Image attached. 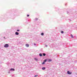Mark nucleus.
Wrapping results in <instances>:
<instances>
[{"mask_svg": "<svg viewBox=\"0 0 77 77\" xmlns=\"http://www.w3.org/2000/svg\"><path fill=\"white\" fill-rule=\"evenodd\" d=\"M42 65H44V64H45V62H43V63H42Z\"/></svg>", "mask_w": 77, "mask_h": 77, "instance_id": "obj_13", "label": "nucleus"}, {"mask_svg": "<svg viewBox=\"0 0 77 77\" xmlns=\"http://www.w3.org/2000/svg\"><path fill=\"white\" fill-rule=\"evenodd\" d=\"M71 36L72 38H74V37H73V36L72 35H71Z\"/></svg>", "mask_w": 77, "mask_h": 77, "instance_id": "obj_8", "label": "nucleus"}, {"mask_svg": "<svg viewBox=\"0 0 77 77\" xmlns=\"http://www.w3.org/2000/svg\"><path fill=\"white\" fill-rule=\"evenodd\" d=\"M61 33H63V31H61Z\"/></svg>", "mask_w": 77, "mask_h": 77, "instance_id": "obj_15", "label": "nucleus"}, {"mask_svg": "<svg viewBox=\"0 0 77 77\" xmlns=\"http://www.w3.org/2000/svg\"><path fill=\"white\" fill-rule=\"evenodd\" d=\"M41 35H42V36H43V35H44V33H41Z\"/></svg>", "mask_w": 77, "mask_h": 77, "instance_id": "obj_11", "label": "nucleus"}, {"mask_svg": "<svg viewBox=\"0 0 77 77\" xmlns=\"http://www.w3.org/2000/svg\"><path fill=\"white\" fill-rule=\"evenodd\" d=\"M45 53H43V56H45Z\"/></svg>", "mask_w": 77, "mask_h": 77, "instance_id": "obj_12", "label": "nucleus"}, {"mask_svg": "<svg viewBox=\"0 0 77 77\" xmlns=\"http://www.w3.org/2000/svg\"><path fill=\"white\" fill-rule=\"evenodd\" d=\"M11 71H15V69H13V68H11L10 69Z\"/></svg>", "mask_w": 77, "mask_h": 77, "instance_id": "obj_5", "label": "nucleus"}, {"mask_svg": "<svg viewBox=\"0 0 77 77\" xmlns=\"http://www.w3.org/2000/svg\"><path fill=\"white\" fill-rule=\"evenodd\" d=\"M4 47L5 48H8L9 47V45L8 44H6L4 46Z\"/></svg>", "mask_w": 77, "mask_h": 77, "instance_id": "obj_1", "label": "nucleus"}, {"mask_svg": "<svg viewBox=\"0 0 77 77\" xmlns=\"http://www.w3.org/2000/svg\"><path fill=\"white\" fill-rule=\"evenodd\" d=\"M25 45L26 47H29V45L28 44H26Z\"/></svg>", "mask_w": 77, "mask_h": 77, "instance_id": "obj_3", "label": "nucleus"}, {"mask_svg": "<svg viewBox=\"0 0 77 77\" xmlns=\"http://www.w3.org/2000/svg\"><path fill=\"white\" fill-rule=\"evenodd\" d=\"M38 75H35L34 76V77H38Z\"/></svg>", "mask_w": 77, "mask_h": 77, "instance_id": "obj_14", "label": "nucleus"}, {"mask_svg": "<svg viewBox=\"0 0 77 77\" xmlns=\"http://www.w3.org/2000/svg\"><path fill=\"white\" fill-rule=\"evenodd\" d=\"M15 35H19V33H18V32H16Z\"/></svg>", "mask_w": 77, "mask_h": 77, "instance_id": "obj_4", "label": "nucleus"}, {"mask_svg": "<svg viewBox=\"0 0 77 77\" xmlns=\"http://www.w3.org/2000/svg\"><path fill=\"white\" fill-rule=\"evenodd\" d=\"M35 60H36V61L38 60V59H37L36 58H35Z\"/></svg>", "mask_w": 77, "mask_h": 77, "instance_id": "obj_10", "label": "nucleus"}, {"mask_svg": "<svg viewBox=\"0 0 77 77\" xmlns=\"http://www.w3.org/2000/svg\"><path fill=\"white\" fill-rule=\"evenodd\" d=\"M27 16L28 17H29V14L27 15Z\"/></svg>", "mask_w": 77, "mask_h": 77, "instance_id": "obj_16", "label": "nucleus"}, {"mask_svg": "<svg viewBox=\"0 0 77 77\" xmlns=\"http://www.w3.org/2000/svg\"><path fill=\"white\" fill-rule=\"evenodd\" d=\"M42 69H43V70H44V69H45V67H43L42 68Z\"/></svg>", "mask_w": 77, "mask_h": 77, "instance_id": "obj_7", "label": "nucleus"}, {"mask_svg": "<svg viewBox=\"0 0 77 77\" xmlns=\"http://www.w3.org/2000/svg\"><path fill=\"white\" fill-rule=\"evenodd\" d=\"M4 38H5V37H4Z\"/></svg>", "mask_w": 77, "mask_h": 77, "instance_id": "obj_20", "label": "nucleus"}, {"mask_svg": "<svg viewBox=\"0 0 77 77\" xmlns=\"http://www.w3.org/2000/svg\"><path fill=\"white\" fill-rule=\"evenodd\" d=\"M44 62H47V60H45Z\"/></svg>", "mask_w": 77, "mask_h": 77, "instance_id": "obj_18", "label": "nucleus"}, {"mask_svg": "<svg viewBox=\"0 0 77 77\" xmlns=\"http://www.w3.org/2000/svg\"><path fill=\"white\" fill-rule=\"evenodd\" d=\"M67 73L68 74H71L72 73V72H69V71H68Z\"/></svg>", "mask_w": 77, "mask_h": 77, "instance_id": "obj_2", "label": "nucleus"}, {"mask_svg": "<svg viewBox=\"0 0 77 77\" xmlns=\"http://www.w3.org/2000/svg\"><path fill=\"white\" fill-rule=\"evenodd\" d=\"M39 56H42V54H39Z\"/></svg>", "mask_w": 77, "mask_h": 77, "instance_id": "obj_6", "label": "nucleus"}, {"mask_svg": "<svg viewBox=\"0 0 77 77\" xmlns=\"http://www.w3.org/2000/svg\"><path fill=\"white\" fill-rule=\"evenodd\" d=\"M48 61L49 62H51V59H49L48 60Z\"/></svg>", "mask_w": 77, "mask_h": 77, "instance_id": "obj_9", "label": "nucleus"}, {"mask_svg": "<svg viewBox=\"0 0 77 77\" xmlns=\"http://www.w3.org/2000/svg\"><path fill=\"white\" fill-rule=\"evenodd\" d=\"M17 32H19L20 31V30L19 29H17Z\"/></svg>", "mask_w": 77, "mask_h": 77, "instance_id": "obj_17", "label": "nucleus"}, {"mask_svg": "<svg viewBox=\"0 0 77 77\" xmlns=\"http://www.w3.org/2000/svg\"><path fill=\"white\" fill-rule=\"evenodd\" d=\"M36 20H38V19H37V18H36Z\"/></svg>", "mask_w": 77, "mask_h": 77, "instance_id": "obj_19", "label": "nucleus"}]
</instances>
